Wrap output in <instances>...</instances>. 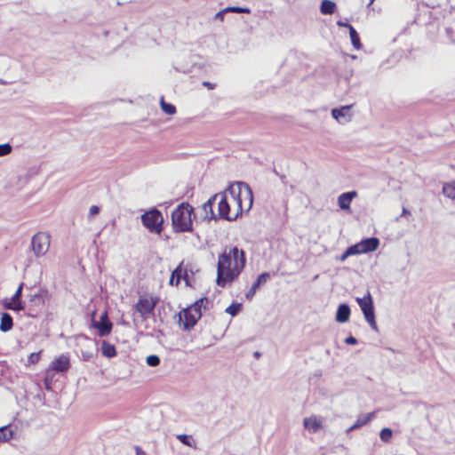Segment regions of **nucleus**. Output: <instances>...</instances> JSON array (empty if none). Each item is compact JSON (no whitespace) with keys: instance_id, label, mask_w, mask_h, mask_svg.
I'll return each mask as SVG.
<instances>
[{"instance_id":"nucleus-12","label":"nucleus","mask_w":455,"mask_h":455,"mask_svg":"<svg viewBox=\"0 0 455 455\" xmlns=\"http://www.w3.org/2000/svg\"><path fill=\"white\" fill-rule=\"evenodd\" d=\"M70 368V360L68 355H60L55 358L46 369L47 371H51L52 374L64 373L67 372Z\"/></svg>"},{"instance_id":"nucleus-19","label":"nucleus","mask_w":455,"mask_h":455,"mask_svg":"<svg viewBox=\"0 0 455 455\" xmlns=\"http://www.w3.org/2000/svg\"><path fill=\"white\" fill-rule=\"evenodd\" d=\"M373 417H374V412H370L365 415L359 416L357 420L355 421V423L347 429V432H350L354 429H356L360 427L366 425L368 422H370L372 419Z\"/></svg>"},{"instance_id":"nucleus-41","label":"nucleus","mask_w":455,"mask_h":455,"mask_svg":"<svg viewBox=\"0 0 455 455\" xmlns=\"http://www.w3.org/2000/svg\"><path fill=\"white\" fill-rule=\"evenodd\" d=\"M100 212V207L97 205H92L89 210V217L94 216Z\"/></svg>"},{"instance_id":"nucleus-42","label":"nucleus","mask_w":455,"mask_h":455,"mask_svg":"<svg viewBox=\"0 0 455 455\" xmlns=\"http://www.w3.org/2000/svg\"><path fill=\"white\" fill-rule=\"evenodd\" d=\"M335 319L338 323H341V303L337 307Z\"/></svg>"},{"instance_id":"nucleus-24","label":"nucleus","mask_w":455,"mask_h":455,"mask_svg":"<svg viewBox=\"0 0 455 455\" xmlns=\"http://www.w3.org/2000/svg\"><path fill=\"white\" fill-rule=\"evenodd\" d=\"M362 253H363V250H362V247H361V244L359 242L354 245H351L345 251V252H343V260L349 256L362 254Z\"/></svg>"},{"instance_id":"nucleus-51","label":"nucleus","mask_w":455,"mask_h":455,"mask_svg":"<svg viewBox=\"0 0 455 455\" xmlns=\"http://www.w3.org/2000/svg\"><path fill=\"white\" fill-rule=\"evenodd\" d=\"M253 356H254L255 358L259 359V358L261 356V353H260V352H259V351H255V352L253 353Z\"/></svg>"},{"instance_id":"nucleus-31","label":"nucleus","mask_w":455,"mask_h":455,"mask_svg":"<svg viewBox=\"0 0 455 455\" xmlns=\"http://www.w3.org/2000/svg\"><path fill=\"white\" fill-rule=\"evenodd\" d=\"M146 362L148 366L156 367L160 364V357L156 355H150L147 357Z\"/></svg>"},{"instance_id":"nucleus-13","label":"nucleus","mask_w":455,"mask_h":455,"mask_svg":"<svg viewBox=\"0 0 455 455\" xmlns=\"http://www.w3.org/2000/svg\"><path fill=\"white\" fill-rule=\"evenodd\" d=\"M183 279L186 282V284H188V275L187 270L182 268V263H180L172 273L170 278L171 285H178L180 283V280Z\"/></svg>"},{"instance_id":"nucleus-33","label":"nucleus","mask_w":455,"mask_h":455,"mask_svg":"<svg viewBox=\"0 0 455 455\" xmlns=\"http://www.w3.org/2000/svg\"><path fill=\"white\" fill-rule=\"evenodd\" d=\"M12 150L10 143L0 144V156H8Z\"/></svg>"},{"instance_id":"nucleus-37","label":"nucleus","mask_w":455,"mask_h":455,"mask_svg":"<svg viewBox=\"0 0 455 455\" xmlns=\"http://www.w3.org/2000/svg\"><path fill=\"white\" fill-rule=\"evenodd\" d=\"M331 116L337 122H339L341 118V107L333 108L331 110Z\"/></svg>"},{"instance_id":"nucleus-38","label":"nucleus","mask_w":455,"mask_h":455,"mask_svg":"<svg viewBox=\"0 0 455 455\" xmlns=\"http://www.w3.org/2000/svg\"><path fill=\"white\" fill-rule=\"evenodd\" d=\"M350 315V308L347 304L343 303V323L348 320Z\"/></svg>"},{"instance_id":"nucleus-17","label":"nucleus","mask_w":455,"mask_h":455,"mask_svg":"<svg viewBox=\"0 0 455 455\" xmlns=\"http://www.w3.org/2000/svg\"><path fill=\"white\" fill-rule=\"evenodd\" d=\"M343 28H347L349 29V36L354 48L356 50L361 49L362 44L360 41V37L355 28L350 24L345 22H343Z\"/></svg>"},{"instance_id":"nucleus-50","label":"nucleus","mask_w":455,"mask_h":455,"mask_svg":"<svg viewBox=\"0 0 455 455\" xmlns=\"http://www.w3.org/2000/svg\"><path fill=\"white\" fill-rule=\"evenodd\" d=\"M274 172L275 173V175L280 177V179L283 180V182H284V180H285L284 175H280L275 169H274Z\"/></svg>"},{"instance_id":"nucleus-46","label":"nucleus","mask_w":455,"mask_h":455,"mask_svg":"<svg viewBox=\"0 0 455 455\" xmlns=\"http://www.w3.org/2000/svg\"><path fill=\"white\" fill-rule=\"evenodd\" d=\"M203 85L207 87L210 90H212V89L215 88V84H212L211 82H207V81L204 82Z\"/></svg>"},{"instance_id":"nucleus-2","label":"nucleus","mask_w":455,"mask_h":455,"mask_svg":"<svg viewBox=\"0 0 455 455\" xmlns=\"http://www.w3.org/2000/svg\"><path fill=\"white\" fill-rule=\"evenodd\" d=\"M209 303L210 299L207 297H203L176 314L175 317L178 318L177 321L180 324L182 323L184 331H190L194 328L202 317V309L206 310Z\"/></svg>"},{"instance_id":"nucleus-53","label":"nucleus","mask_w":455,"mask_h":455,"mask_svg":"<svg viewBox=\"0 0 455 455\" xmlns=\"http://www.w3.org/2000/svg\"><path fill=\"white\" fill-rule=\"evenodd\" d=\"M373 2H374V0H370V2H369V4H368V5L372 4H373Z\"/></svg>"},{"instance_id":"nucleus-6","label":"nucleus","mask_w":455,"mask_h":455,"mask_svg":"<svg viewBox=\"0 0 455 455\" xmlns=\"http://www.w3.org/2000/svg\"><path fill=\"white\" fill-rule=\"evenodd\" d=\"M356 301L364 315L366 322L373 330L377 331L378 327L375 320L373 301L370 291H367V294L363 298H357Z\"/></svg>"},{"instance_id":"nucleus-40","label":"nucleus","mask_w":455,"mask_h":455,"mask_svg":"<svg viewBox=\"0 0 455 455\" xmlns=\"http://www.w3.org/2000/svg\"><path fill=\"white\" fill-rule=\"evenodd\" d=\"M351 106H343V114H342V116H343V120L345 119L346 121H350L351 120V115H347V112L349 111Z\"/></svg>"},{"instance_id":"nucleus-34","label":"nucleus","mask_w":455,"mask_h":455,"mask_svg":"<svg viewBox=\"0 0 455 455\" xmlns=\"http://www.w3.org/2000/svg\"><path fill=\"white\" fill-rule=\"evenodd\" d=\"M177 438L184 445H187L188 447L193 446L192 443H191V437L189 435H188L186 434H181V435H177Z\"/></svg>"},{"instance_id":"nucleus-8","label":"nucleus","mask_w":455,"mask_h":455,"mask_svg":"<svg viewBox=\"0 0 455 455\" xmlns=\"http://www.w3.org/2000/svg\"><path fill=\"white\" fill-rule=\"evenodd\" d=\"M157 297H140L133 308L138 312L143 320H147L150 315L154 313V310L158 303Z\"/></svg>"},{"instance_id":"nucleus-16","label":"nucleus","mask_w":455,"mask_h":455,"mask_svg":"<svg viewBox=\"0 0 455 455\" xmlns=\"http://www.w3.org/2000/svg\"><path fill=\"white\" fill-rule=\"evenodd\" d=\"M13 327V319L12 316L6 312L2 313L0 319V331L3 332H7L11 331Z\"/></svg>"},{"instance_id":"nucleus-25","label":"nucleus","mask_w":455,"mask_h":455,"mask_svg":"<svg viewBox=\"0 0 455 455\" xmlns=\"http://www.w3.org/2000/svg\"><path fill=\"white\" fill-rule=\"evenodd\" d=\"M443 193L445 196L451 199H455V180L450 183H445L443 187Z\"/></svg>"},{"instance_id":"nucleus-48","label":"nucleus","mask_w":455,"mask_h":455,"mask_svg":"<svg viewBox=\"0 0 455 455\" xmlns=\"http://www.w3.org/2000/svg\"><path fill=\"white\" fill-rule=\"evenodd\" d=\"M409 215H411L410 211L407 210L406 208H403L402 216H409Z\"/></svg>"},{"instance_id":"nucleus-7","label":"nucleus","mask_w":455,"mask_h":455,"mask_svg":"<svg viewBox=\"0 0 455 455\" xmlns=\"http://www.w3.org/2000/svg\"><path fill=\"white\" fill-rule=\"evenodd\" d=\"M50 248V235L38 232L32 236L31 250L37 258L44 256Z\"/></svg>"},{"instance_id":"nucleus-29","label":"nucleus","mask_w":455,"mask_h":455,"mask_svg":"<svg viewBox=\"0 0 455 455\" xmlns=\"http://www.w3.org/2000/svg\"><path fill=\"white\" fill-rule=\"evenodd\" d=\"M392 429L389 427H384L379 433V438L384 443H389L392 439Z\"/></svg>"},{"instance_id":"nucleus-11","label":"nucleus","mask_w":455,"mask_h":455,"mask_svg":"<svg viewBox=\"0 0 455 455\" xmlns=\"http://www.w3.org/2000/svg\"><path fill=\"white\" fill-rule=\"evenodd\" d=\"M214 196H217L218 202V215L217 219H223L226 220H235L239 215L242 213L239 212V209L237 212L234 216H230V205L228 202V198L225 194L216 193Z\"/></svg>"},{"instance_id":"nucleus-39","label":"nucleus","mask_w":455,"mask_h":455,"mask_svg":"<svg viewBox=\"0 0 455 455\" xmlns=\"http://www.w3.org/2000/svg\"><path fill=\"white\" fill-rule=\"evenodd\" d=\"M257 290L254 286L251 285V289L245 293V298L248 300H251L255 296Z\"/></svg>"},{"instance_id":"nucleus-18","label":"nucleus","mask_w":455,"mask_h":455,"mask_svg":"<svg viewBox=\"0 0 455 455\" xmlns=\"http://www.w3.org/2000/svg\"><path fill=\"white\" fill-rule=\"evenodd\" d=\"M337 10V4L331 0H323L320 4V12L323 15H331Z\"/></svg>"},{"instance_id":"nucleus-5","label":"nucleus","mask_w":455,"mask_h":455,"mask_svg":"<svg viewBox=\"0 0 455 455\" xmlns=\"http://www.w3.org/2000/svg\"><path fill=\"white\" fill-rule=\"evenodd\" d=\"M143 226L153 234H160L164 229V217L156 208H153L141 215Z\"/></svg>"},{"instance_id":"nucleus-43","label":"nucleus","mask_w":455,"mask_h":455,"mask_svg":"<svg viewBox=\"0 0 455 455\" xmlns=\"http://www.w3.org/2000/svg\"><path fill=\"white\" fill-rule=\"evenodd\" d=\"M228 12V11H225V9L218 12L216 14H215V20H223L224 19V15Z\"/></svg>"},{"instance_id":"nucleus-30","label":"nucleus","mask_w":455,"mask_h":455,"mask_svg":"<svg viewBox=\"0 0 455 455\" xmlns=\"http://www.w3.org/2000/svg\"><path fill=\"white\" fill-rule=\"evenodd\" d=\"M54 379V374H52L51 371H45L44 378V384L45 386V388L50 390L52 388V384Z\"/></svg>"},{"instance_id":"nucleus-1","label":"nucleus","mask_w":455,"mask_h":455,"mask_svg":"<svg viewBox=\"0 0 455 455\" xmlns=\"http://www.w3.org/2000/svg\"><path fill=\"white\" fill-rule=\"evenodd\" d=\"M246 264L245 252L234 246L220 254L217 264L216 283L220 287H225L228 283L235 280L243 270Z\"/></svg>"},{"instance_id":"nucleus-26","label":"nucleus","mask_w":455,"mask_h":455,"mask_svg":"<svg viewBox=\"0 0 455 455\" xmlns=\"http://www.w3.org/2000/svg\"><path fill=\"white\" fill-rule=\"evenodd\" d=\"M270 278L271 275L268 272H263L257 277L255 282L252 283V286H254L256 289H259L261 285L265 284Z\"/></svg>"},{"instance_id":"nucleus-52","label":"nucleus","mask_w":455,"mask_h":455,"mask_svg":"<svg viewBox=\"0 0 455 455\" xmlns=\"http://www.w3.org/2000/svg\"><path fill=\"white\" fill-rule=\"evenodd\" d=\"M336 23L339 27H341V20H338Z\"/></svg>"},{"instance_id":"nucleus-10","label":"nucleus","mask_w":455,"mask_h":455,"mask_svg":"<svg viewBox=\"0 0 455 455\" xmlns=\"http://www.w3.org/2000/svg\"><path fill=\"white\" fill-rule=\"evenodd\" d=\"M23 285V283L19 285L11 299L5 298L2 300V306L4 308L15 312H20L25 309V303L21 299Z\"/></svg>"},{"instance_id":"nucleus-35","label":"nucleus","mask_w":455,"mask_h":455,"mask_svg":"<svg viewBox=\"0 0 455 455\" xmlns=\"http://www.w3.org/2000/svg\"><path fill=\"white\" fill-rule=\"evenodd\" d=\"M40 357H41V351L36 352V353H31L28 356V362L30 364H35V363H38V361L40 360Z\"/></svg>"},{"instance_id":"nucleus-4","label":"nucleus","mask_w":455,"mask_h":455,"mask_svg":"<svg viewBox=\"0 0 455 455\" xmlns=\"http://www.w3.org/2000/svg\"><path fill=\"white\" fill-rule=\"evenodd\" d=\"M194 208L188 203L180 204L172 212V225L175 233L193 231Z\"/></svg>"},{"instance_id":"nucleus-21","label":"nucleus","mask_w":455,"mask_h":455,"mask_svg":"<svg viewBox=\"0 0 455 455\" xmlns=\"http://www.w3.org/2000/svg\"><path fill=\"white\" fill-rule=\"evenodd\" d=\"M303 424L305 428L312 433H315L321 428V423L315 418H306Z\"/></svg>"},{"instance_id":"nucleus-20","label":"nucleus","mask_w":455,"mask_h":455,"mask_svg":"<svg viewBox=\"0 0 455 455\" xmlns=\"http://www.w3.org/2000/svg\"><path fill=\"white\" fill-rule=\"evenodd\" d=\"M101 354L107 358H113L116 355V347L107 340H103L101 343Z\"/></svg>"},{"instance_id":"nucleus-3","label":"nucleus","mask_w":455,"mask_h":455,"mask_svg":"<svg viewBox=\"0 0 455 455\" xmlns=\"http://www.w3.org/2000/svg\"><path fill=\"white\" fill-rule=\"evenodd\" d=\"M220 194H225L227 197L229 195L236 203L240 213L244 210L246 212L250 211L253 204L252 190L247 183L243 181L230 184L225 191Z\"/></svg>"},{"instance_id":"nucleus-49","label":"nucleus","mask_w":455,"mask_h":455,"mask_svg":"<svg viewBox=\"0 0 455 455\" xmlns=\"http://www.w3.org/2000/svg\"><path fill=\"white\" fill-rule=\"evenodd\" d=\"M341 202H342V199H341V195H339L338 197H337V204L338 206L341 209Z\"/></svg>"},{"instance_id":"nucleus-14","label":"nucleus","mask_w":455,"mask_h":455,"mask_svg":"<svg viewBox=\"0 0 455 455\" xmlns=\"http://www.w3.org/2000/svg\"><path fill=\"white\" fill-rule=\"evenodd\" d=\"M216 200L217 196H212L203 204L202 210L204 213V215L203 216V220H217V215L213 212V204Z\"/></svg>"},{"instance_id":"nucleus-27","label":"nucleus","mask_w":455,"mask_h":455,"mask_svg":"<svg viewBox=\"0 0 455 455\" xmlns=\"http://www.w3.org/2000/svg\"><path fill=\"white\" fill-rule=\"evenodd\" d=\"M162 110L167 115H174L176 113V107L172 104L164 101V97L161 98L160 101Z\"/></svg>"},{"instance_id":"nucleus-23","label":"nucleus","mask_w":455,"mask_h":455,"mask_svg":"<svg viewBox=\"0 0 455 455\" xmlns=\"http://www.w3.org/2000/svg\"><path fill=\"white\" fill-rule=\"evenodd\" d=\"M14 432L9 425L0 427V442H8L13 437Z\"/></svg>"},{"instance_id":"nucleus-32","label":"nucleus","mask_w":455,"mask_h":455,"mask_svg":"<svg viewBox=\"0 0 455 455\" xmlns=\"http://www.w3.org/2000/svg\"><path fill=\"white\" fill-rule=\"evenodd\" d=\"M225 11L235 12V13H250L251 10L247 7H239V6H229L225 8Z\"/></svg>"},{"instance_id":"nucleus-28","label":"nucleus","mask_w":455,"mask_h":455,"mask_svg":"<svg viewBox=\"0 0 455 455\" xmlns=\"http://www.w3.org/2000/svg\"><path fill=\"white\" fill-rule=\"evenodd\" d=\"M243 305L238 302H233L231 305H229L225 312L229 314L231 316H235L239 314V312L242 310Z\"/></svg>"},{"instance_id":"nucleus-15","label":"nucleus","mask_w":455,"mask_h":455,"mask_svg":"<svg viewBox=\"0 0 455 455\" xmlns=\"http://www.w3.org/2000/svg\"><path fill=\"white\" fill-rule=\"evenodd\" d=\"M363 253L374 251L379 245V240L377 237H369L360 242Z\"/></svg>"},{"instance_id":"nucleus-47","label":"nucleus","mask_w":455,"mask_h":455,"mask_svg":"<svg viewBox=\"0 0 455 455\" xmlns=\"http://www.w3.org/2000/svg\"><path fill=\"white\" fill-rule=\"evenodd\" d=\"M136 455H147L146 452L139 446L135 447Z\"/></svg>"},{"instance_id":"nucleus-22","label":"nucleus","mask_w":455,"mask_h":455,"mask_svg":"<svg viewBox=\"0 0 455 455\" xmlns=\"http://www.w3.org/2000/svg\"><path fill=\"white\" fill-rule=\"evenodd\" d=\"M357 196L356 191L343 193V213H351L350 202Z\"/></svg>"},{"instance_id":"nucleus-9","label":"nucleus","mask_w":455,"mask_h":455,"mask_svg":"<svg viewBox=\"0 0 455 455\" xmlns=\"http://www.w3.org/2000/svg\"><path fill=\"white\" fill-rule=\"evenodd\" d=\"M95 315H96V312L95 311L92 312V319L91 327L94 328L98 331V334L100 337L108 336L111 332L112 328H113V323L108 319V312L104 311L100 315L99 321H96L94 319Z\"/></svg>"},{"instance_id":"nucleus-36","label":"nucleus","mask_w":455,"mask_h":455,"mask_svg":"<svg viewBox=\"0 0 455 455\" xmlns=\"http://www.w3.org/2000/svg\"><path fill=\"white\" fill-rule=\"evenodd\" d=\"M93 357V354L92 352H90V351H81V359L84 361V362H89L92 359Z\"/></svg>"},{"instance_id":"nucleus-44","label":"nucleus","mask_w":455,"mask_h":455,"mask_svg":"<svg viewBox=\"0 0 455 455\" xmlns=\"http://www.w3.org/2000/svg\"><path fill=\"white\" fill-rule=\"evenodd\" d=\"M345 343L348 344V345H355L357 343V339L355 338H354L353 336H350V337H347V339H345Z\"/></svg>"},{"instance_id":"nucleus-45","label":"nucleus","mask_w":455,"mask_h":455,"mask_svg":"<svg viewBox=\"0 0 455 455\" xmlns=\"http://www.w3.org/2000/svg\"><path fill=\"white\" fill-rule=\"evenodd\" d=\"M30 300L31 301H36V300L43 301L42 296L40 293H36V294L32 295L30 298Z\"/></svg>"}]
</instances>
